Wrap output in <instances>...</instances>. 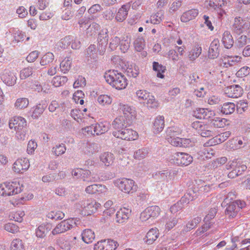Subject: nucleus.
Wrapping results in <instances>:
<instances>
[{
	"label": "nucleus",
	"instance_id": "41",
	"mask_svg": "<svg viewBox=\"0 0 250 250\" xmlns=\"http://www.w3.org/2000/svg\"><path fill=\"white\" fill-rule=\"evenodd\" d=\"M164 19V12L162 10H160L155 14L151 16L150 22L151 23L155 24H159Z\"/></svg>",
	"mask_w": 250,
	"mask_h": 250
},
{
	"label": "nucleus",
	"instance_id": "6",
	"mask_svg": "<svg viewBox=\"0 0 250 250\" xmlns=\"http://www.w3.org/2000/svg\"><path fill=\"white\" fill-rule=\"evenodd\" d=\"M88 12L90 14L88 16H85L84 18L79 21V24L81 27L84 26L86 29L87 35L92 36L93 34L92 28L94 27V5H92L88 9Z\"/></svg>",
	"mask_w": 250,
	"mask_h": 250
},
{
	"label": "nucleus",
	"instance_id": "4",
	"mask_svg": "<svg viewBox=\"0 0 250 250\" xmlns=\"http://www.w3.org/2000/svg\"><path fill=\"white\" fill-rule=\"evenodd\" d=\"M169 161L178 166L184 167L190 165L193 161V158L188 153L178 152L171 155Z\"/></svg>",
	"mask_w": 250,
	"mask_h": 250
},
{
	"label": "nucleus",
	"instance_id": "42",
	"mask_svg": "<svg viewBox=\"0 0 250 250\" xmlns=\"http://www.w3.org/2000/svg\"><path fill=\"white\" fill-rule=\"evenodd\" d=\"M192 192L193 194H194L193 191H192ZM196 197V195H193L192 192H189L186 194H185V195L181 198L179 202L181 203V205L183 206V205L185 204H188L190 201H193Z\"/></svg>",
	"mask_w": 250,
	"mask_h": 250
},
{
	"label": "nucleus",
	"instance_id": "15",
	"mask_svg": "<svg viewBox=\"0 0 250 250\" xmlns=\"http://www.w3.org/2000/svg\"><path fill=\"white\" fill-rule=\"evenodd\" d=\"M1 79L7 85L12 86L16 83L17 78L16 73L14 71L5 70L1 76Z\"/></svg>",
	"mask_w": 250,
	"mask_h": 250
},
{
	"label": "nucleus",
	"instance_id": "26",
	"mask_svg": "<svg viewBox=\"0 0 250 250\" xmlns=\"http://www.w3.org/2000/svg\"><path fill=\"white\" fill-rule=\"evenodd\" d=\"M165 126L164 117L158 116L155 119L153 123V130L155 133H159L161 132Z\"/></svg>",
	"mask_w": 250,
	"mask_h": 250
},
{
	"label": "nucleus",
	"instance_id": "25",
	"mask_svg": "<svg viewBox=\"0 0 250 250\" xmlns=\"http://www.w3.org/2000/svg\"><path fill=\"white\" fill-rule=\"evenodd\" d=\"M222 42L226 48L230 49L232 47L234 43V41L230 32L226 31L224 32Z\"/></svg>",
	"mask_w": 250,
	"mask_h": 250
},
{
	"label": "nucleus",
	"instance_id": "56",
	"mask_svg": "<svg viewBox=\"0 0 250 250\" xmlns=\"http://www.w3.org/2000/svg\"><path fill=\"white\" fill-rule=\"evenodd\" d=\"M72 41L73 39L71 36H65L60 41L59 46L62 48H67L71 44Z\"/></svg>",
	"mask_w": 250,
	"mask_h": 250
},
{
	"label": "nucleus",
	"instance_id": "39",
	"mask_svg": "<svg viewBox=\"0 0 250 250\" xmlns=\"http://www.w3.org/2000/svg\"><path fill=\"white\" fill-rule=\"evenodd\" d=\"M10 250H25L24 243L20 239H14L11 244Z\"/></svg>",
	"mask_w": 250,
	"mask_h": 250
},
{
	"label": "nucleus",
	"instance_id": "62",
	"mask_svg": "<svg viewBox=\"0 0 250 250\" xmlns=\"http://www.w3.org/2000/svg\"><path fill=\"white\" fill-rule=\"evenodd\" d=\"M156 175L158 177H161L164 180H167V177L170 179L172 178L171 172L168 170L159 171L156 173Z\"/></svg>",
	"mask_w": 250,
	"mask_h": 250
},
{
	"label": "nucleus",
	"instance_id": "12",
	"mask_svg": "<svg viewBox=\"0 0 250 250\" xmlns=\"http://www.w3.org/2000/svg\"><path fill=\"white\" fill-rule=\"evenodd\" d=\"M29 162L27 159H18L14 162L13 169L17 173H22L29 168Z\"/></svg>",
	"mask_w": 250,
	"mask_h": 250
},
{
	"label": "nucleus",
	"instance_id": "31",
	"mask_svg": "<svg viewBox=\"0 0 250 250\" xmlns=\"http://www.w3.org/2000/svg\"><path fill=\"white\" fill-rule=\"evenodd\" d=\"M82 240L87 244L91 243L94 240V232L91 229H86L81 234Z\"/></svg>",
	"mask_w": 250,
	"mask_h": 250
},
{
	"label": "nucleus",
	"instance_id": "37",
	"mask_svg": "<svg viewBox=\"0 0 250 250\" xmlns=\"http://www.w3.org/2000/svg\"><path fill=\"white\" fill-rule=\"evenodd\" d=\"M235 105L233 103H226L222 106L221 112L226 115L231 114L235 111Z\"/></svg>",
	"mask_w": 250,
	"mask_h": 250
},
{
	"label": "nucleus",
	"instance_id": "64",
	"mask_svg": "<svg viewBox=\"0 0 250 250\" xmlns=\"http://www.w3.org/2000/svg\"><path fill=\"white\" fill-rule=\"evenodd\" d=\"M136 96L140 100L146 101L149 97V93L144 90H138L136 93Z\"/></svg>",
	"mask_w": 250,
	"mask_h": 250
},
{
	"label": "nucleus",
	"instance_id": "40",
	"mask_svg": "<svg viewBox=\"0 0 250 250\" xmlns=\"http://www.w3.org/2000/svg\"><path fill=\"white\" fill-rule=\"evenodd\" d=\"M46 217L52 220L55 221L63 219L64 217V214L61 211H51L47 213Z\"/></svg>",
	"mask_w": 250,
	"mask_h": 250
},
{
	"label": "nucleus",
	"instance_id": "48",
	"mask_svg": "<svg viewBox=\"0 0 250 250\" xmlns=\"http://www.w3.org/2000/svg\"><path fill=\"white\" fill-rule=\"evenodd\" d=\"M205 224L202 226V227L199 228L195 232V234L196 236H199L203 233L204 232L207 231L212 226L213 223L209 221H205Z\"/></svg>",
	"mask_w": 250,
	"mask_h": 250
},
{
	"label": "nucleus",
	"instance_id": "50",
	"mask_svg": "<svg viewBox=\"0 0 250 250\" xmlns=\"http://www.w3.org/2000/svg\"><path fill=\"white\" fill-rule=\"evenodd\" d=\"M66 151V147L64 144L62 143L56 145L52 148V151L56 156H59L64 153Z\"/></svg>",
	"mask_w": 250,
	"mask_h": 250
},
{
	"label": "nucleus",
	"instance_id": "21",
	"mask_svg": "<svg viewBox=\"0 0 250 250\" xmlns=\"http://www.w3.org/2000/svg\"><path fill=\"white\" fill-rule=\"evenodd\" d=\"M131 209L126 208H121L118 211L116 216V221L119 223H123L128 220L129 217Z\"/></svg>",
	"mask_w": 250,
	"mask_h": 250
},
{
	"label": "nucleus",
	"instance_id": "29",
	"mask_svg": "<svg viewBox=\"0 0 250 250\" xmlns=\"http://www.w3.org/2000/svg\"><path fill=\"white\" fill-rule=\"evenodd\" d=\"M202 47L199 45H195L188 53V58L191 61L195 60L201 54Z\"/></svg>",
	"mask_w": 250,
	"mask_h": 250
},
{
	"label": "nucleus",
	"instance_id": "1",
	"mask_svg": "<svg viewBox=\"0 0 250 250\" xmlns=\"http://www.w3.org/2000/svg\"><path fill=\"white\" fill-rule=\"evenodd\" d=\"M106 82L118 90L125 89L127 85V80L121 72L116 70H109L104 75Z\"/></svg>",
	"mask_w": 250,
	"mask_h": 250
},
{
	"label": "nucleus",
	"instance_id": "35",
	"mask_svg": "<svg viewBox=\"0 0 250 250\" xmlns=\"http://www.w3.org/2000/svg\"><path fill=\"white\" fill-rule=\"evenodd\" d=\"M126 72L128 76L136 78L140 72L139 68L135 64H131L127 67Z\"/></svg>",
	"mask_w": 250,
	"mask_h": 250
},
{
	"label": "nucleus",
	"instance_id": "58",
	"mask_svg": "<svg viewBox=\"0 0 250 250\" xmlns=\"http://www.w3.org/2000/svg\"><path fill=\"white\" fill-rule=\"evenodd\" d=\"M83 211L84 212L85 215H91L93 214L94 211V204L92 201L88 200L86 203V206H84Z\"/></svg>",
	"mask_w": 250,
	"mask_h": 250
},
{
	"label": "nucleus",
	"instance_id": "18",
	"mask_svg": "<svg viewBox=\"0 0 250 250\" xmlns=\"http://www.w3.org/2000/svg\"><path fill=\"white\" fill-rule=\"evenodd\" d=\"M220 43L218 40H214L211 43L208 53V57L210 59H216L219 55Z\"/></svg>",
	"mask_w": 250,
	"mask_h": 250
},
{
	"label": "nucleus",
	"instance_id": "52",
	"mask_svg": "<svg viewBox=\"0 0 250 250\" xmlns=\"http://www.w3.org/2000/svg\"><path fill=\"white\" fill-rule=\"evenodd\" d=\"M4 229L5 230L12 233L19 232V227L13 223H8L4 225Z\"/></svg>",
	"mask_w": 250,
	"mask_h": 250
},
{
	"label": "nucleus",
	"instance_id": "17",
	"mask_svg": "<svg viewBox=\"0 0 250 250\" xmlns=\"http://www.w3.org/2000/svg\"><path fill=\"white\" fill-rule=\"evenodd\" d=\"M227 4L226 0H209L208 5L210 8L213 9L217 11L219 18H221L225 13L223 7Z\"/></svg>",
	"mask_w": 250,
	"mask_h": 250
},
{
	"label": "nucleus",
	"instance_id": "8",
	"mask_svg": "<svg viewBox=\"0 0 250 250\" xmlns=\"http://www.w3.org/2000/svg\"><path fill=\"white\" fill-rule=\"evenodd\" d=\"M250 27V21L249 20L237 17L234 19L232 29L234 33L239 35L248 29Z\"/></svg>",
	"mask_w": 250,
	"mask_h": 250
},
{
	"label": "nucleus",
	"instance_id": "22",
	"mask_svg": "<svg viewBox=\"0 0 250 250\" xmlns=\"http://www.w3.org/2000/svg\"><path fill=\"white\" fill-rule=\"evenodd\" d=\"M115 157L113 153L109 152H104L100 155L101 162L106 167H109L114 162Z\"/></svg>",
	"mask_w": 250,
	"mask_h": 250
},
{
	"label": "nucleus",
	"instance_id": "55",
	"mask_svg": "<svg viewBox=\"0 0 250 250\" xmlns=\"http://www.w3.org/2000/svg\"><path fill=\"white\" fill-rule=\"evenodd\" d=\"M148 153V149L146 148H143L135 152L134 157L135 159H143L147 155Z\"/></svg>",
	"mask_w": 250,
	"mask_h": 250
},
{
	"label": "nucleus",
	"instance_id": "30",
	"mask_svg": "<svg viewBox=\"0 0 250 250\" xmlns=\"http://www.w3.org/2000/svg\"><path fill=\"white\" fill-rule=\"evenodd\" d=\"M182 130L178 126H173L167 128L166 131V139L168 138H174L177 137L182 133Z\"/></svg>",
	"mask_w": 250,
	"mask_h": 250
},
{
	"label": "nucleus",
	"instance_id": "49",
	"mask_svg": "<svg viewBox=\"0 0 250 250\" xmlns=\"http://www.w3.org/2000/svg\"><path fill=\"white\" fill-rule=\"evenodd\" d=\"M201 217H196L188 222L186 226V231H188L194 229L201 221Z\"/></svg>",
	"mask_w": 250,
	"mask_h": 250
},
{
	"label": "nucleus",
	"instance_id": "51",
	"mask_svg": "<svg viewBox=\"0 0 250 250\" xmlns=\"http://www.w3.org/2000/svg\"><path fill=\"white\" fill-rule=\"evenodd\" d=\"M212 123L215 127L221 128L225 126L227 123V120L224 118L215 117L212 120Z\"/></svg>",
	"mask_w": 250,
	"mask_h": 250
},
{
	"label": "nucleus",
	"instance_id": "19",
	"mask_svg": "<svg viewBox=\"0 0 250 250\" xmlns=\"http://www.w3.org/2000/svg\"><path fill=\"white\" fill-rule=\"evenodd\" d=\"M132 122L126 119L125 117L119 116L114 120L112 123V125L115 129L118 130L126 127L132 124Z\"/></svg>",
	"mask_w": 250,
	"mask_h": 250
},
{
	"label": "nucleus",
	"instance_id": "7",
	"mask_svg": "<svg viewBox=\"0 0 250 250\" xmlns=\"http://www.w3.org/2000/svg\"><path fill=\"white\" fill-rule=\"evenodd\" d=\"M76 222L73 218L64 220L59 223L52 230L51 234L56 235L61 234L71 229L74 225H76Z\"/></svg>",
	"mask_w": 250,
	"mask_h": 250
},
{
	"label": "nucleus",
	"instance_id": "28",
	"mask_svg": "<svg viewBox=\"0 0 250 250\" xmlns=\"http://www.w3.org/2000/svg\"><path fill=\"white\" fill-rule=\"evenodd\" d=\"M54 61V55L51 52H47L41 58L40 64L42 66L49 65L53 64Z\"/></svg>",
	"mask_w": 250,
	"mask_h": 250
},
{
	"label": "nucleus",
	"instance_id": "10",
	"mask_svg": "<svg viewBox=\"0 0 250 250\" xmlns=\"http://www.w3.org/2000/svg\"><path fill=\"white\" fill-rule=\"evenodd\" d=\"M119 246L113 240H103L95 244V250H115Z\"/></svg>",
	"mask_w": 250,
	"mask_h": 250
},
{
	"label": "nucleus",
	"instance_id": "61",
	"mask_svg": "<svg viewBox=\"0 0 250 250\" xmlns=\"http://www.w3.org/2000/svg\"><path fill=\"white\" fill-rule=\"evenodd\" d=\"M130 39L126 37V39L121 41L120 42V48L121 50L125 53L129 48L130 44Z\"/></svg>",
	"mask_w": 250,
	"mask_h": 250
},
{
	"label": "nucleus",
	"instance_id": "32",
	"mask_svg": "<svg viewBox=\"0 0 250 250\" xmlns=\"http://www.w3.org/2000/svg\"><path fill=\"white\" fill-rule=\"evenodd\" d=\"M94 44H91L86 49L84 61L88 64H92L94 59Z\"/></svg>",
	"mask_w": 250,
	"mask_h": 250
},
{
	"label": "nucleus",
	"instance_id": "63",
	"mask_svg": "<svg viewBox=\"0 0 250 250\" xmlns=\"http://www.w3.org/2000/svg\"><path fill=\"white\" fill-rule=\"evenodd\" d=\"M206 108H199L193 111V116L197 119H204V114L205 113Z\"/></svg>",
	"mask_w": 250,
	"mask_h": 250
},
{
	"label": "nucleus",
	"instance_id": "13",
	"mask_svg": "<svg viewBox=\"0 0 250 250\" xmlns=\"http://www.w3.org/2000/svg\"><path fill=\"white\" fill-rule=\"evenodd\" d=\"M26 125V120L20 116L14 117L9 123V127L11 129L14 128L16 131L24 129Z\"/></svg>",
	"mask_w": 250,
	"mask_h": 250
},
{
	"label": "nucleus",
	"instance_id": "3",
	"mask_svg": "<svg viewBox=\"0 0 250 250\" xmlns=\"http://www.w3.org/2000/svg\"><path fill=\"white\" fill-rule=\"evenodd\" d=\"M115 185L122 191L129 194L134 193L138 189L137 185L130 179L124 178L118 179L115 182Z\"/></svg>",
	"mask_w": 250,
	"mask_h": 250
},
{
	"label": "nucleus",
	"instance_id": "23",
	"mask_svg": "<svg viewBox=\"0 0 250 250\" xmlns=\"http://www.w3.org/2000/svg\"><path fill=\"white\" fill-rule=\"evenodd\" d=\"M198 15V10L193 8L188 10L183 13L181 17V21L186 22L195 19Z\"/></svg>",
	"mask_w": 250,
	"mask_h": 250
},
{
	"label": "nucleus",
	"instance_id": "27",
	"mask_svg": "<svg viewBox=\"0 0 250 250\" xmlns=\"http://www.w3.org/2000/svg\"><path fill=\"white\" fill-rule=\"evenodd\" d=\"M129 7L130 5H124L119 9L115 17L117 21L122 22L126 19Z\"/></svg>",
	"mask_w": 250,
	"mask_h": 250
},
{
	"label": "nucleus",
	"instance_id": "60",
	"mask_svg": "<svg viewBox=\"0 0 250 250\" xmlns=\"http://www.w3.org/2000/svg\"><path fill=\"white\" fill-rule=\"evenodd\" d=\"M86 85V80L82 76H78L77 79L73 83L74 88H78L79 87H83Z\"/></svg>",
	"mask_w": 250,
	"mask_h": 250
},
{
	"label": "nucleus",
	"instance_id": "44",
	"mask_svg": "<svg viewBox=\"0 0 250 250\" xmlns=\"http://www.w3.org/2000/svg\"><path fill=\"white\" fill-rule=\"evenodd\" d=\"M153 69L154 71H157V76L160 78H163L164 75L162 74L166 70V67L158 62H154L153 63Z\"/></svg>",
	"mask_w": 250,
	"mask_h": 250
},
{
	"label": "nucleus",
	"instance_id": "5",
	"mask_svg": "<svg viewBox=\"0 0 250 250\" xmlns=\"http://www.w3.org/2000/svg\"><path fill=\"white\" fill-rule=\"evenodd\" d=\"M113 135L122 140L130 141L136 140L138 138V133L131 128L126 127L113 132Z\"/></svg>",
	"mask_w": 250,
	"mask_h": 250
},
{
	"label": "nucleus",
	"instance_id": "53",
	"mask_svg": "<svg viewBox=\"0 0 250 250\" xmlns=\"http://www.w3.org/2000/svg\"><path fill=\"white\" fill-rule=\"evenodd\" d=\"M98 103L102 106L109 104L112 102V99L107 95H101L97 99Z\"/></svg>",
	"mask_w": 250,
	"mask_h": 250
},
{
	"label": "nucleus",
	"instance_id": "43",
	"mask_svg": "<svg viewBox=\"0 0 250 250\" xmlns=\"http://www.w3.org/2000/svg\"><path fill=\"white\" fill-rule=\"evenodd\" d=\"M56 243L60 247V250H70L71 245L70 242L60 238L56 240Z\"/></svg>",
	"mask_w": 250,
	"mask_h": 250
},
{
	"label": "nucleus",
	"instance_id": "20",
	"mask_svg": "<svg viewBox=\"0 0 250 250\" xmlns=\"http://www.w3.org/2000/svg\"><path fill=\"white\" fill-rule=\"evenodd\" d=\"M52 229V225L49 223L42 224L40 225L35 231L36 236L38 238H44L47 233Z\"/></svg>",
	"mask_w": 250,
	"mask_h": 250
},
{
	"label": "nucleus",
	"instance_id": "36",
	"mask_svg": "<svg viewBox=\"0 0 250 250\" xmlns=\"http://www.w3.org/2000/svg\"><path fill=\"white\" fill-rule=\"evenodd\" d=\"M108 126L107 122H100L95 125V133L97 135L102 134L108 130Z\"/></svg>",
	"mask_w": 250,
	"mask_h": 250
},
{
	"label": "nucleus",
	"instance_id": "2",
	"mask_svg": "<svg viewBox=\"0 0 250 250\" xmlns=\"http://www.w3.org/2000/svg\"><path fill=\"white\" fill-rule=\"evenodd\" d=\"M21 191L19 183L6 182L0 184V195L3 196L17 194Z\"/></svg>",
	"mask_w": 250,
	"mask_h": 250
},
{
	"label": "nucleus",
	"instance_id": "11",
	"mask_svg": "<svg viewBox=\"0 0 250 250\" xmlns=\"http://www.w3.org/2000/svg\"><path fill=\"white\" fill-rule=\"evenodd\" d=\"M47 106L48 104L45 100H42L39 104L34 106L30 110L32 118L33 119H39Z\"/></svg>",
	"mask_w": 250,
	"mask_h": 250
},
{
	"label": "nucleus",
	"instance_id": "59",
	"mask_svg": "<svg viewBox=\"0 0 250 250\" xmlns=\"http://www.w3.org/2000/svg\"><path fill=\"white\" fill-rule=\"evenodd\" d=\"M151 218H154L160 214V208L158 206H152L146 209Z\"/></svg>",
	"mask_w": 250,
	"mask_h": 250
},
{
	"label": "nucleus",
	"instance_id": "14",
	"mask_svg": "<svg viewBox=\"0 0 250 250\" xmlns=\"http://www.w3.org/2000/svg\"><path fill=\"white\" fill-rule=\"evenodd\" d=\"M243 89L239 85H232L227 87L225 89V93L227 96L230 98H238L243 94Z\"/></svg>",
	"mask_w": 250,
	"mask_h": 250
},
{
	"label": "nucleus",
	"instance_id": "45",
	"mask_svg": "<svg viewBox=\"0 0 250 250\" xmlns=\"http://www.w3.org/2000/svg\"><path fill=\"white\" fill-rule=\"evenodd\" d=\"M29 104V101L27 98H21L18 99L15 103V107L18 109H21L26 107Z\"/></svg>",
	"mask_w": 250,
	"mask_h": 250
},
{
	"label": "nucleus",
	"instance_id": "9",
	"mask_svg": "<svg viewBox=\"0 0 250 250\" xmlns=\"http://www.w3.org/2000/svg\"><path fill=\"white\" fill-rule=\"evenodd\" d=\"M245 205L246 204L244 201L236 200L229 204L226 209L225 213L229 217L233 218L236 216L240 208L245 207Z\"/></svg>",
	"mask_w": 250,
	"mask_h": 250
},
{
	"label": "nucleus",
	"instance_id": "54",
	"mask_svg": "<svg viewBox=\"0 0 250 250\" xmlns=\"http://www.w3.org/2000/svg\"><path fill=\"white\" fill-rule=\"evenodd\" d=\"M146 101V106L149 108H155L159 106L158 101L156 100L154 97L152 95H150Z\"/></svg>",
	"mask_w": 250,
	"mask_h": 250
},
{
	"label": "nucleus",
	"instance_id": "47",
	"mask_svg": "<svg viewBox=\"0 0 250 250\" xmlns=\"http://www.w3.org/2000/svg\"><path fill=\"white\" fill-rule=\"evenodd\" d=\"M135 49L138 52L142 51L145 46V42L143 38H138L134 42Z\"/></svg>",
	"mask_w": 250,
	"mask_h": 250
},
{
	"label": "nucleus",
	"instance_id": "16",
	"mask_svg": "<svg viewBox=\"0 0 250 250\" xmlns=\"http://www.w3.org/2000/svg\"><path fill=\"white\" fill-rule=\"evenodd\" d=\"M120 109L123 111L124 116L126 119L133 122L136 117V111L134 108L128 105V104H119Z\"/></svg>",
	"mask_w": 250,
	"mask_h": 250
},
{
	"label": "nucleus",
	"instance_id": "33",
	"mask_svg": "<svg viewBox=\"0 0 250 250\" xmlns=\"http://www.w3.org/2000/svg\"><path fill=\"white\" fill-rule=\"evenodd\" d=\"M201 130L199 131V133L203 137H212L215 135L214 132L211 130V127L207 124H204L202 126Z\"/></svg>",
	"mask_w": 250,
	"mask_h": 250
},
{
	"label": "nucleus",
	"instance_id": "24",
	"mask_svg": "<svg viewBox=\"0 0 250 250\" xmlns=\"http://www.w3.org/2000/svg\"><path fill=\"white\" fill-rule=\"evenodd\" d=\"M159 236L158 229L157 228H152L146 235V240L145 242L148 245L153 244Z\"/></svg>",
	"mask_w": 250,
	"mask_h": 250
},
{
	"label": "nucleus",
	"instance_id": "57",
	"mask_svg": "<svg viewBox=\"0 0 250 250\" xmlns=\"http://www.w3.org/2000/svg\"><path fill=\"white\" fill-rule=\"evenodd\" d=\"M230 135L231 132L228 131L215 136L214 138L216 141V143L219 144L226 141Z\"/></svg>",
	"mask_w": 250,
	"mask_h": 250
},
{
	"label": "nucleus",
	"instance_id": "38",
	"mask_svg": "<svg viewBox=\"0 0 250 250\" xmlns=\"http://www.w3.org/2000/svg\"><path fill=\"white\" fill-rule=\"evenodd\" d=\"M67 80L66 76H56L53 78L51 83L55 87H59L64 85Z\"/></svg>",
	"mask_w": 250,
	"mask_h": 250
},
{
	"label": "nucleus",
	"instance_id": "34",
	"mask_svg": "<svg viewBox=\"0 0 250 250\" xmlns=\"http://www.w3.org/2000/svg\"><path fill=\"white\" fill-rule=\"evenodd\" d=\"M72 59L70 57H66L60 63V67L62 72L66 73L70 70L72 64Z\"/></svg>",
	"mask_w": 250,
	"mask_h": 250
},
{
	"label": "nucleus",
	"instance_id": "46",
	"mask_svg": "<svg viewBox=\"0 0 250 250\" xmlns=\"http://www.w3.org/2000/svg\"><path fill=\"white\" fill-rule=\"evenodd\" d=\"M33 73V67L28 66L23 68L20 72V77L21 80L25 79L31 76Z\"/></svg>",
	"mask_w": 250,
	"mask_h": 250
}]
</instances>
